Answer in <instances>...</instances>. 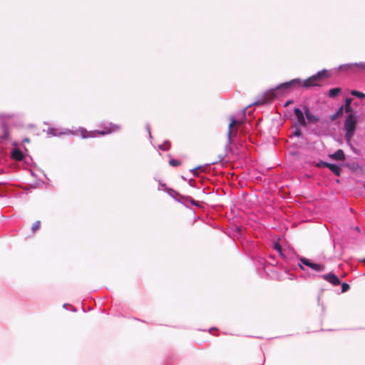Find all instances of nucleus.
<instances>
[{
	"label": "nucleus",
	"mask_w": 365,
	"mask_h": 365,
	"mask_svg": "<svg viewBox=\"0 0 365 365\" xmlns=\"http://www.w3.org/2000/svg\"><path fill=\"white\" fill-rule=\"evenodd\" d=\"M351 101H352V98H346L345 105H351Z\"/></svg>",
	"instance_id": "nucleus-31"
},
{
	"label": "nucleus",
	"mask_w": 365,
	"mask_h": 365,
	"mask_svg": "<svg viewBox=\"0 0 365 365\" xmlns=\"http://www.w3.org/2000/svg\"><path fill=\"white\" fill-rule=\"evenodd\" d=\"M289 104H290V101H287V102L286 103L285 106H287V105H289Z\"/></svg>",
	"instance_id": "nucleus-35"
},
{
	"label": "nucleus",
	"mask_w": 365,
	"mask_h": 365,
	"mask_svg": "<svg viewBox=\"0 0 365 365\" xmlns=\"http://www.w3.org/2000/svg\"><path fill=\"white\" fill-rule=\"evenodd\" d=\"M96 133H97V131L94 132H88L86 130H81V135L82 138H93L96 136Z\"/></svg>",
	"instance_id": "nucleus-17"
},
{
	"label": "nucleus",
	"mask_w": 365,
	"mask_h": 365,
	"mask_svg": "<svg viewBox=\"0 0 365 365\" xmlns=\"http://www.w3.org/2000/svg\"><path fill=\"white\" fill-rule=\"evenodd\" d=\"M11 157L15 160L21 161L24 158V155L21 150L18 148H15L11 153Z\"/></svg>",
	"instance_id": "nucleus-14"
},
{
	"label": "nucleus",
	"mask_w": 365,
	"mask_h": 365,
	"mask_svg": "<svg viewBox=\"0 0 365 365\" xmlns=\"http://www.w3.org/2000/svg\"><path fill=\"white\" fill-rule=\"evenodd\" d=\"M329 158L335 160H344L346 158L344 152L341 149H338L333 154L329 155Z\"/></svg>",
	"instance_id": "nucleus-12"
},
{
	"label": "nucleus",
	"mask_w": 365,
	"mask_h": 365,
	"mask_svg": "<svg viewBox=\"0 0 365 365\" xmlns=\"http://www.w3.org/2000/svg\"><path fill=\"white\" fill-rule=\"evenodd\" d=\"M351 94L353 96H355L359 99H363L365 98V93H363V92H361V91H356V90H352L351 91Z\"/></svg>",
	"instance_id": "nucleus-19"
},
{
	"label": "nucleus",
	"mask_w": 365,
	"mask_h": 365,
	"mask_svg": "<svg viewBox=\"0 0 365 365\" xmlns=\"http://www.w3.org/2000/svg\"><path fill=\"white\" fill-rule=\"evenodd\" d=\"M358 118L355 113H349L344 123L345 130L344 138L347 143H350L356 128Z\"/></svg>",
	"instance_id": "nucleus-1"
},
{
	"label": "nucleus",
	"mask_w": 365,
	"mask_h": 365,
	"mask_svg": "<svg viewBox=\"0 0 365 365\" xmlns=\"http://www.w3.org/2000/svg\"><path fill=\"white\" fill-rule=\"evenodd\" d=\"M341 92V88H339V87L332 88L330 90H329L327 96H328V97H329L331 98H334L337 97Z\"/></svg>",
	"instance_id": "nucleus-15"
},
{
	"label": "nucleus",
	"mask_w": 365,
	"mask_h": 365,
	"mask_svg": "<svg viewBox=\"0 0 365 365\" xmlns=\"http://www.w3.org/2000/svg\"><path fill=\"white\" fill-rule=\"evenodd\" d=\"M294 114L297 118V123L301 126L305 127L307 125V122L304 117V112L299 108H294Z\"/></svg>",
	"instance_id": "nucleus-8"
},
{
	"label": "nucleus",
	"mask_w": 365,
	"mask_h": 365,
	"mask_svg": "<svg viewBox=\"0 0 365 365\" xmlns=\"http://www.w3.org/2000/svg\"><path fill=\"white\" fill-rule=\"evenodd\" d=\"M302 135V130L297 125L294 126V130L293 131L292 134L291 135V137H300Z\"/></svg>",
	"instance_id": "nucleus-21"
},
{
	"label": "nucleus",
	"mask_w": 365,
	"mask_h": 365,
	"mask_svg": "<svg viewBox=\"0 0 365 365\" xmlns=\"http://www.w3.org/2000/svg\"><path fill=\"white\" fill-rule=\"evenodd\" d=\"M304 115L309 123H315L318 122L319 117L313 115L307 106L303 107Z\"/></svg>",
	"instance_id": "nucleus-11"
},
{
	"label": "nucleus",
	"mask_w": 365,
	"mask_h": 365,
	"mask_svg": "<svg viewBox=\"0 0 365 365\" xmlns=\"http://www.w3.org/2000/svg\"><path fill=\"white\" fill-rule=\"evenodd\" d=\"M364 189H365V182L364 183Z\"/></svg>",
	"instance_id": "nucleus-37"
},
{
	"label": "nucleus",
	"mask_w": 365,
	"mask_h": 365,
	"mask_svg": "<svg viewBox=\"0 0 365 365\" xmlns=\"http://www.w3.org/2000/svg\"><path fill=\"white\" fill-rule=\"evenodd\" d=\"M335 175L340 176L341 173V165L330 163L328 168Z\"/></svg>",
	"instance_id": "nucleus-13"
},
{
	"label": "nucleus",
	"mask_w": 365,
	"mask_h": 365,
	"mask_svg": "<svg viewBox=\"0 0 365 365\" xmlns=\"http://www.w3.org/2000/svg\"><path fill=\"white\" fill-rule=\"evenodd\" d=\"M354 230H355L356 231H357V232H360V228H359L358 226H356V227H354Z\"/></svg>",
	"instance_id": "nucleus-33"
},
{
	"label": "nucleus",
	"mask_w": 365,
	"mask_h": 365,
	"mask_svg": "<svg viewBox=\"0 0 365 365\" xmlns=\"http://www.w3.org/2000/svg\"><path fill=\"white\" fill-rule=\"evenodd\" d=\"M330 163H327V162H325V161H323V160H320L318 163H317V167L319 168H329V165Z\"/></svg>",
	"instance_id": "nucleus-27"
},
{
	"label": "nucleus",
	"mask_w": 365,
	"mask_h": 365,
	"mask_svg": "<svg viewBox=\"0 0 365 365\" xmlns=\"http://www.w3.org/2000/svg\"><path fill=\"white\" fill-rule=\"evenodd\" d=\"M343 110H344V106H341L338 110L336 112V113H334V115H331V119L332 120H334L336 119V118L339 117L340 115H342V113H343Z\"/></svg>",
	"instance_id": "nucleus-22"
},
{
	"label": "nucleus",
	"mask_w": 365,
	"mask_h": 365,
	"mask_svg": "<svg viewBox=\"0 0 365 365\" xmlns=\"http://www.w3.org/2000/svg\"><path fill=\"white\" fill-rule=\"evenodd\" d=\"M299 261L301 263L298 264L299 267L302 271H305V268L303 265L310 267L312 270L316 271L317 272H322L325 270V266L320 263H315L311 261L310 259L305 257H300Z\"/></svg>",
	"instance_id": "nucleus-4"
},
{
	"label": "nucleus",
	"mask_w": 365,
	"mask_h": 365,
	"mask_svg": "<svg viewBox=\"0 0 365 365\" xmlns=\"http://www.w3.org/2000/svg\"><path fill=\"white\" fill-rule=\"evenodd\" d=\"M350 288V286L349 284L346 283V282H344L342 284H341V292H347Z\"/></svg>",
	"instance_id": "nucleus-28"
},
{
	"label": "nucleus",
	"mask_w": 365,
	"mask_h": 365,
	"mask_svg": "<svg viewBox=\"0 0 365 365\" xmlns=\"http://www.w3.org/2000/svg\"><path fill=\"white\" fill-rule=\"evenodd\" d=\"M2 131H3V134H4L2 138L4 139H7L9 135V128H8L7 125H4L2 126Z\"/></svg>",
	"instance_id": "nucleus-23"
},
{
	"label": "nucleus",
	"mask_w": 365,
	"mask_h": 365,
	"mask_svg": "<svg viewBox=\"0 0 365 365\" xmlns=\"http://www.w3.org/2000/svg\"><path fill=\"white\" fill-rule=\"evenodd\" d=\"M299 86V88H309L314 86H320V85L317 83V80L315 78L314 75H312L304 81L301 80V83Z\"/></svg>",
	"instance_id": "nucleus-7"
},
{
	"label": "nucleus",
	"mask_w": 365,
	"mask_h": 365,
	"mask_svg": "<svg viewBox=\"0 0 365 365\" xmlns=\"http://www.w3.org/2000/svg\"><path fill=\"white\" fill-rule=\"evenodd\" d=\"M348 67L349 68H351L352 66L357 67L359 70L365 71V62H359V63H350V64H346L343 66H340V68L342 67Z\"/></svg>",
	"instance_id": "nucleus-16"
},
{
	"label": "nucleus",
	"mask_w": 365,
	"mask_h": 365,
	"mask_svg": "<svg viewBox=\"0 0 365 365\" xmlns=\"http://www.w3.org/2000/svg\"><path fill=\"white\" fill-rule=\"evenodd\" d=\"M346 166H347L348 168H349L351 170H356L359 168V164H358V163H355V162L346 163Z\"/></svg>",
	"instance_id": "nucleus-24"
},
{
	"label": "nucleus",
	"mask_w": 365,
	"mask_h": 365,
	"mask_svg": "<svg viewBox=\"0 0 365 365\" xmlns=\"http://www.w3.org/2000/svg\"><path fill=\"white\" fill-rule=\"evenodd\" d=\"M247 109V108H245L242 110V115H245Z\"/></svg>",
	"instance_id": "nucleus-32"
},
{
	"label": "nucleus",
	"mask_w": 365,
	"mask_h": 365,
	"mask_svg": "<svg viewBox=\"0 0 365 365\" xmlns=\"http://www.w3.org/2000/svg\"><path fill=\"white\" fill-rule=\"evenodd\" d=\"M120 129V127L119 125L110 123L108 126H106L104 128L103 130H102V131L97 130V133L99 135H104L106 134L111 133L113 132H116V131L119 130Z\"/></svg>",
	"instance_id": "nucleus-10"
},
{
	"label": "nucleus",
	"mask_w": 365,
	"mask_h": 365,
	"mask_svg": "<svg viewBox=\"0 0 365 365\" xmlns=\"http://www.w3.org/2000/svg\"><path fill=\"white\" fill-rule=\"evenodd\" d=\"M289 104H290V101H287V102L286 103L285 106H287V105H289Z\"/></svg>",
	"instance_id": "nucleus-34"
},
{
	"label": "nucleus",
	"mask_w": 365,
	"mask_h": 365,
	"mask_svg": "<svg viewBox=\"0 0 365 365\" xmlns=\"http://www.w3.org/2000/svg\"><path fill=\"white\" fill-rule=\"evenodd\" d=\"M274 98V89H269L259 94L257 99L252 103V106H262L267 103H271Z\"/></svg>",
	"instance_id": "nucleus-5"
},
{
	"label": "nucleus",
	"mask_w": 365,
	"mask_h": 365,
	"mask_svg": "<svg viewBox=\"0 0 365 365\" xmlns=\"http://www.w3.org/2000/svg\"><path fill=\"white\" fill-rule=\"evenodd\" d=\"M160 149H161L162 150H164V151H166V150H168L170 149L171 148V144L169 141H165L164 142L163 144H161L160 146H159Z\"/></svg>",
	"instance_id": "nucleus-20"
},
{
	"label": "nucleus",
	"mask_w": 365,
	"mask_h": 365,
	"mask_svg": "<svg viewBox=\"0 0 365 365\" xmlns=\"http://www.w3.org/2000/svg\"><path fill=\"white\" fill-rule=\"evenodd\" d=\"M306 276L309 278H314L317 277V275L315 274H313V273H310V272H307L305 274Z\"/></svg>",
	"instance_id": "nucleus-30"
},
{
	"label": "nucleus",
	"mask_w": 365,
	"mask_h": 365,
	"mask_svg": "<svg viewBox=\"0 0 365 365\" xmlns=\"http://www.w3.org/2000/svg\"><path fill=\"white\" fill-rule=\"evenodd\" d=\"M41 227V221H36L31 227L32 232H35Z\"/></svg>",
	"instance_id": "nucleus-26"
},
{
	"label": "nucleus",
	"mask_w": 365,
	"mask_h": 365,
	"mask_svg": "<svg viewBox=\"0 0 365 365\" xmlns=\"http://www.w3.org/2000/svg\"><path fill=\"white\" fill-rule=\"evenodd\" d=\"M230 123L228 126V133H227V138L228 141L230 143L232 140V135L233 133V128L235 126H240L242 124V120H236L234 117L230 118Z\"/></svg>",
	"instance_id": "nucleus-6"
},
{
	"label": "nucleus",
	"mask_w": 365,
	"mask_h": 365,
	"mask_svg": "<svg viewBox=\"0 0 365 365\" xmlns=\"http://www.w3.org/2000/svg\"><path fill=\"white\" fill-rule=\"evenodd\" d=\"M314 76L317 81L323 77H328L327 71L326 69L319 71L317 73L314 74Z\"/></svg>",
	"instance_id": "nucleus-18"
},
{
	"label": "nucleus",
	"mask_w": 365,
	"mask_h": 365,
	"mask_svg": "<svg viewBox=\"0 0 365 365\" xmlns=\"http://www.w3.org/2000/svg\"><path fill=\"white\" fill-rule=\"evenodd\" d=\"M279 238L277 239L279 240ZM275 252L279 253L281 258L286 262L289 263L290 261L294 259L296 253L292 248H283L279 243L278 241L275 240Z\"/></svg>",
	"instance_id": "nucleus-3"
},
{
	"label": "nucleus",
	"mask_w": 365,
	"mask_h": 365,
	"mask_svg": "<svg viewBox=\"0 0 365 365\" xmlns=\"http://www.w3.org/2000/svg\"><path fill=\"white\" fill-rule=\"evenodd\" d=\"M300 83L301 79L297 78L275 86V96L277 94L284 95L285 93L292 92L295 89L299 88V85H300Z\"/></svg>",
	"instance_id": "nucleus-2"
},
{
	"label": "nucleus",
	"mask_w": 365,
	"mask_h": 365,
	"mask_svg": "<svg viewBox=\"0 0 365 365\" xmlns=\"http://www.w3.org/2000/svg\"><path fill=\"white\" fill-rule=\"evenodd\" d=\"M26 142L29 143V139H26L25 140Z\"/></svg>",
	"instance_id": "nucleus-36"
},
{
	"label": "nucleus",
	"mask_w": 365,
	"mask_h": 365,
	"mask_svg": "<svg viewBox=\"0 0 365 365\" xmlns=\"http://www.w3.org/2000/svg\"><path fill=\"white\" fill-rule=\"evenodd\" d=\"M320 277L334 286L339 285L341 283L339 278L333 272H329Z\"/></svg>",
	"instance_id": "nucleus-9"
},
{
	"label": "nucleus",
	"mask_w": 365,
	"mask_h": 365,
	"mask_svg": "<svg viewBox=\"0 0 365 365\" xmlns=\"http://www.w3.org/2000/svg\"><path fill=\"white\" fill-rule=\"evenodd\" d=\"M344 110H345V112L349 113H349H353V108L351 106V105H345Z\"/></svg>",
	"instance_id": "nucleus-29"
},
{
	"label": "nucleus",
	"mask_w": 365,
	"mask_h": 365,
	"mask_svg": "<svg viewBox=\"0 0 365 365\" xmlns=\"http://www.w3.org/2000/svg\"><path fill=\"white\" fill-rule=\"evenodd\" d=\"M169 164H170V165H171L173 167H178L181 165V162L178 160L171 159L169 161Z\"/></svg>",
	"instance_id": "nucleus-25"
}]
</instances>
